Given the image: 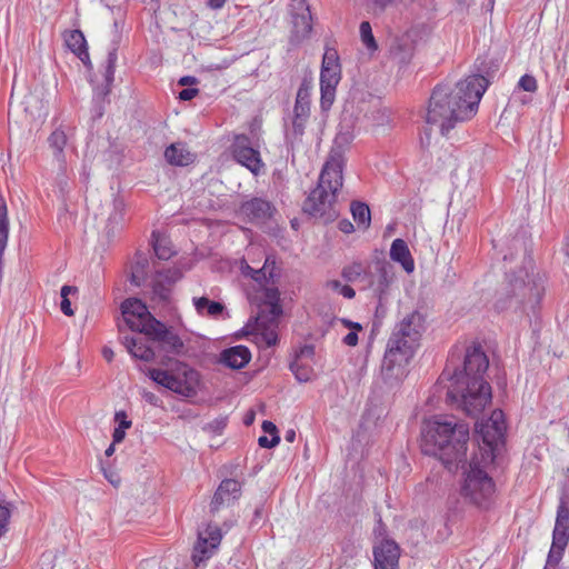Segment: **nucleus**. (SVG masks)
<instances>
[{
    "instance_id": "2f4dec72",
    "label": "nucleus",
    "mask_w": 569,
    "mask_h": 569,
    "mask_svg": "<svg viewBox=\"0 0 569 569\" xmlns=\"http://www.w3.org/2000/svg\"><path fill=\"white\" fill-rule=\"evenodd\" d=\"M192 302L197 313L202 317L217 318L224 310V306L221 302L209 300L207 297H194Z\"/></svg>"
},
{
    "instance_id": "b1692460",
    "label": "nucleus",
    "mask_w": 569,
    "mask_h": 569,
    "mask_svg": "<svg viewBox=\"0 0 569 569\" xmlns=\"http://www.w3.org/2000/svg\"><path fill=\"white\" fill-rule=\"evenodd\" d=\"M512 295L519 297V302L522 305H539L542 296L543 288L535 281L526 283L522 279H510Z\"/></svg>"
},
{
    "instance_id": "7ed1b4c3",
    "label": "nucleus",
    "mask_w": 569,
    "mask_h": 569,
    "mask_svg": "<svg viewBox=\"0 0 569 569\" xmlns=\"http://www.w3.org/2000/svg\"><path fill=\"white\" fill-rule=\"evenodd\" d=\"M469 426L449 416H433L426 420L421 431L425 455L437 457L448 470L466 461Z\"/></svg>"
},
{
    "instance_id": "aec40b11",
    "label": "nucleus",
    "mask_w": 569,
    "mask_h": 569,
    "mask_svg": "<svg viewBox=\"0 0 569 569\" xmlns=\"http://www.w3.org/2000/svg\"><path fill=\"white\" fill-rule=\"evenodd\" d=\"M292 36H308L312 31V17L307 0H291Z\"/></svg>"
},
{
    "instance_id": "a18cd8bd",
    "label": "nucleus",
    "mask_w": 569,
    "mask_h": 569,
    "mask_svg": "<svg viewBox=\"0 0 569 569\" xmlns=\"http://www.w3.org/2000/svg\"><path fill=\"white\" fill-rule=\"evenodd\" d=\"M146 280L144 267L137 263L131 271V282L141 286Z\"/></svg>"
},
{
    "instance_id": "49530a36",
    "label": "nucleus",
    "mask_w": 569,
    "mask_h": 569,
    "mask_svg": "<svg viewBox=\"0 0 569 569\" xmlns=\"http://www.w3.org/2000/svg\"><path fill=\"white\" fill-rule=\"evenodd\" d=\"M102 472L108 482H110L113 487H118L120 485L121 478L116 470L111 468H102Z\"/></svg>"
},
{
    "instance_id": "dca6fc26",
    "label": "nucleus",
    "mask_w": 569,
    "mask_h": 569,
    "mask_svg": "<svg viewBox=\"0 0 569 569\" xmlns=\"http://www.w3.org/2000/svg\"><path fill=\"white\" fill-rule=\"evenodd\" d=\"M375 271L376 273L370 272L366 284L372 290L373 296L381 306L388 298L390 286L395 280V272L392 266L386 260H377L375 262Z\"/></svg>"
},
{
    "instance_id": "603ef678",
    "label": "nucleus",
    "mask_w": 569,
    "mask_h": 569,
    "mask_svg": "<svg viewBox=\"0 0 569 569\" xmlns=\"http://www.w3.org/2000/svg\"><path fill=\"white\" fill-rule=\"evenodd\" d=\"M343 343L349 346V347H355L358 345V333L357 331H350L348 332L343 339H342Z\"/></svg>"
},
{
    "instance_id": "58836bf2",
    "label": "nucleus",
    "mask_w": 569,
    "mask_h": 569,
    "mask_svg": "<svg viewBox=\"0 0 569 569\" xmlns=\"http://www.w3.org/2000/svg\"><path fill=\"white\" fill-rule=\"evenodd\" d=\"M78 291L77 287L64 284L61 288L60 295H61V302H60V309L63 315L70 317L73 316L74 311L71 308V302L68 298L70 293H76Z\"/></svg>"
},
{
    "instance_id": "412c9836",
    "label": "nucleus",
    "mask_w": 569,
    "mask_h": 569,
    "mask_svg": "<svg viewBox=\"0 0 569 569\" xmlns=\"http://www.w3.org/2000/svg\"><path fill=\"white\" fill-rule=\"evenodd\" d=\"M274 206L263 198H251L240 206V212L252 223H262L272 218Z\"/></svg>"
},
{
    "instance_id": "f03ea898",
    "label": "nucleus",
    "mask_w": 569,
    "mask_h": 569,
    "mask_svg": "<svg viewBox=\"0 0 569 569\" xmlns=\"http://www.w3.org/2000/svg\"><path fill=\"white\" fill-rule=\"evenodd\" d=\"M489 359L479 342L455 345L440 378L450 385L447 400L457 403L469 416L480 413L491 401V387L485 379Z\"/></svg>"
},
{
    "instance_id": "a19ab883",
    "label": "nucleus",
    "mask_w": 569,
    "mask_h": 569,
    "mask_svg": "<svg viewBox=\"0 0 569 569\" xmlns=\"http://www.w3.org/2000/svg\"><path fill=\"white\" fill-rule=\"evenodd\" d=\"M11 510L8 505L0 503V538L8 531Z\"/></svg>"
},
{
    "instance_id": "39448f33",
    "label": "nucleus",
    "mask_w": 569,
    "mask_h": 569,
    "mask_svg": "<svg viewBox=\"0 0 569 569\" xmlns=\"http://www.w3.org/2000/svg\"><path fill=\"white\" fill-rule=\"evenodd\" d=\"M242 273L250 277L263 292V301L256 317V327L267 346H274L278 342L279 320L283 313L279 289L276 286H269L270 282L273 284L274 279L279 277L276 259L268 256L260 269L246 264L242 267Z\"/></svg>"
},
{
    "instance_id": "8fccbe9b",
    "label": "nucleus",
    "mask_w": 569,
    "mask_h": 569,
    "mask_svg": "<svg viewBox=\"0 0 569 569\" xmlns=\"http://www.w3.org/2000/svg\"><path fill=\"white\" fill-rule=\"evenodd\" d=\"M198 92L199 90L197 88H186L179 92L178 97L182 101H189L192 100L198 94Z\"/></svg>"
},
{
    "instance_id": "c756f323",
    "label": "nucleus",
    "mask_w": 569,
    "mask_h": 569,
    "mask_svg": "<svg viewBox=\"0 0 569 569\" xmlns=\"http://www.w3.org/2000/svg\"><path fill=\"white\" fill-rule=\"evenodd\" d=\"M151 239L154 254L160 260H169L172 256L176 254L171 240L164 234L160 233L159 231H152Z\"/></svg>"
},
{
    "instance_id": "052dcab7",
    "label": "nucleus",
    "mask_w": 569,
    "mask_h": 569,
    "mask_svg": "<svg viewBox=\"0 0 569 569\" xmlns=\"http://www.w3.org/2000/svg\"><path fill=\"white\" fill-rule=\"evenodd\" d=\"M197 82H198L197 78L192 77V76H184V77L180 78V80H179V84H181V86H191V84H196Z\"/></svg>"
},
{
    "instance_id": "37998d69",
    "label": "nucleus",
    "mask_w": 569,
    "mask_h": 569,
    "mask_svg": "<svg viewBox=\"0 0 569 569\" xmlns=\"http://www.w3.org/2000/svg\"><path fill=\"white\" fill-rule=\"evenodd\" d=\"M114 422L117 423V427L121 429H130L132 426V420L128 417L127 412L124 410L116 411L114 413Z\"/></svg>"
},
{
    "instance_id": "f3484780",
    "label": "nucleus",
    "mask_w": 569,
    "mask_h": 569,
    "mask_svg": "<svg viewBox=\"0 0 569 569\" xmlns=\"http://www.w3.org/2000/svg\"><path fill=\"white\" fill-rule=\"evenodd\" d=\"M242 493V483L236 479H223L216 489L210 502V512L216 513L224 506H231L239 500Z\"/></svg>"
},
{
    "instance_id": "4c0bfd02",
    "label": "nucleus",
    "mask_w": 569,
    "mask_h": 569,
    "mask_svg": "<svg viewBox=\"0 0 569 569\" xmlns=\"http://www.w3.org/2000/svg\"><path fill=\"white\" fill-rule=\"evenodd\" d=\"M565 551L566 549L550 546L543 569H562L560 562L563 558Z\"/></svg>"
},
{
    "instance_id": "bf43d9fd",
    "label": "nucleus",
    "mask_w": 569,
    "mask_h": 569,
    "mask_svg": "<svg viewBox=\"0 0 569 569\" xmlns=\"http://www.w3.org/2000/svg\"><path fill=\"white\" fill-rule=\"evenodd\" d=\"M142 397L148 403H150L152 406H158L159 398L154 393L143 392Z\"/></svg>"
},
{
    "instance_id": "c03bdc74",
    "label": "nucleus",
    "mask_w": 569,
    "mask_h": 569,
    "mask_svg": "<svg viewBox=\"0 0 569 569\" xmlns=\"http://www.w3.org/2000/svg\"><path fill=\"white\" fill-rule=\"evenodd\" d=\"M313 358H315V347L312 345H305V346L300 347L295 356V359L308 360V361H312V362H313Z\"/></svg>"
},
{
    "instance_id": "0e129e2a",
    "label": "nucleus",
    "mask_w": 569,
    "mask_h": 569,
    "mask_svg": "<svg viewBox=\"0 0 569 569\" xmlns=\"http://www.w3.org/2000/svg\"><path fill=\"white\" fill-rule=\"evenodd\" d=\"M347 327L355 329L356 331H359L362 329L361 325L358 322L352 321H346Z\"/></svg>"
},
{
    "instance_id": "69168bd1",
    "label": "nucleus",
    "mask_w": 569,
    "mask_h": 569,
    "mask_svg": "<svg viewBox=\"0 0 569 569\" xmlns=\"http://www.w3.org/2000/svg\"><path fill=\"white\" fill-rule=\"evenodd\" d=\"M114 446H116V445H113V442H112V443H110V445H109V447L106 449L104 455H106L107 457H111V456L114 453V450H116Z\"/></svg>"
},
{
    "instance_id": "cd10ccee",
    "label": "nucleus",
    "mask_w": 569,
    "mask_h": 569,
    "mask_svg": "<svg viewBox=\"0 0 569 569\" xmlns=\"http://www.w3.org/2000/svg\"><path fill=\"white\" fill-rule=\"evenodd\" d=\"M164 159L171 166L184 167L193 162L194 156L183 143L176 142L166 148Z\"/></svg>"
},
{
    "instance_id": "5701e85b",
    "label": "nucleus",
    "mask_w": 569,
    "mask_h": 569,
    "mask_svg": "<svg viewBox=\"0 0 569 569\" xmlns=\"http://www.w3.org/2000/svg\"><path fill=\"white\" fill-rule=\"evenodd\" d=\"M251 360V352L248 347L238 345L223 349L218 357L217 362L233 369L239 370L244 368Z\"/></svg>"
},
{
    "instance_id": "6ab92c4d",
    "label": "nucleus",
    "mask_w": 569,
    "mask_h": 569,
    "mask_svg": "<svg viewBox=\"0 0 569 569\" xmlns=\"http://www.w3.org/2000/svg\"><path fill=\"white\" fill-rule=\"evenodd\" d=\"M400 548L395 540L383 539L373 547V569H398Z\"/></svg>"
},
{
    "instance_id": "de8ad7c7",
    "label": "nucleus",
    "mask_w": 569,
    "mask_h": 569,
    "mask_svg": "<svg viewBox=\"0 0 569 569\" xmlns=\"http://www.w3.org/2000/svg\"><path fill=\"white\" fill-rule=\"evenodd\" d=\"M280 442L279 435H273V437L269 438L267 436H261L258 439V443L261 448H273Z\"/></svg>"
},
{
    "instance_id": "864d4df0",
    "label": "nucleus",
    "mask_w": 569,
    "mask_h": 569,
    "mask_svg": "<svg viewBox=\"0 0 569 569\" xmlns=\"http://www.w3.org/2000/svg\"><path fill=\"white\" fill-rule=\"evenodd\" d=\"M124 437H126V430L124 429H121L119 427H116L113 429V432H112L113 445L122 442Z\"/></svg>"
},
{
    "instance_id": "09e8293b",
    "label": "nucleus",
    "mask_w": 569,
    "mask_h": 569,
    "mask_svg": "<svg viewBox=\"0 0 569 569\" xmlns=\"http://www.w3.org/2000/svg\"><path fill=\"white\" fill-rule=\"evenodd\" d=\"M373 535L376 538H381V540L388 539L387 538V526L382 521L381 517H379L376 522V526L373 529Z\"/></svg>"
},
{
    "instance_id": "79ce46f5",
    "label": "nucleus",
    "mask_w": 569,
    "mask_h": 569,
    "mask_svg": "<svg viewBox=\"0 0 569 569\" xmlns=\"http://www.w3.org/2000/svg\"><path fill=\"white\" fill-rule=\"evenodd\" d=\"M518 86L527 92H535L538 89L537 80L531 74H523L519 79Z\"/></svg>"
},
{
    "instance_id": "e433bc0d",
    "label": "nucleus",
    "mask_w": 569,
    "mask_h": 569,
    "mask_svg": "<svg viewBox=\"0 0 569 569\" xmlns=\"http://www.w3.org/2000/svg\"><path fill=\"white\" fill-rule=\"evenodd\" d=\"M390 53L401 62L410 58L411 44L408 42V38H395L393 43L390 46Z\"/></svg>"
},
{
    "instance_id": "423d86ee",
    "label": "nucleus",
    "mask_w": 569,
    "mask_h": 569,
    "mask_svg": "<svg viewBox=\"0 0 569 569\" xmlns=\"http://www.w3.org/2000/svg\"><path fill=\"white\" fill-rule=\"evenodd\" d=\"M342 183L343 157L341 153H331L323 164L318 186L305 201V210L325 222L333 221L338 216L336 203Z\"/></svg>"
},
{
    "instance_id": "0eeeda50",
    "label": "nucleus",
    "mask_w": 569,
    "mask_h": 569,
    "mask_svg": "<svg viewBox=\"0 0 569 569\" xmlns=\"http://www.w3.org/2000/svg\"><path fill=\"white\" fill-rule=\"evenodd\" d=\"M491 465L482 462L479 456H472L462 472L460 496L482 511L491 510L496 503L497 487L488 472Z\"/></svg>"
},
{
    "instance_id": "774afa93",
    "label": "nucleus",
    "mask_w": 569,
    "mask_h": 569,
    "mask_svg": "<svg viewBox=\"0 0 569 569\" xmlns=\"http://www.w3.org/2000/svg\"><path fill=\"white\" fill-rule=\"evenodd\" d=\"M70 36H79V37H82V36H83V33H82L80 30L76 29V30H72V31L70 32Z\"/></svg>"
},
{
    "instance_id": "9d476101",
    "label": "nucleus",
    "mask_w": 569,
    "mask_h": 569,
    "mask_svg": "<svg viewBox=\"0 0 569 569\" xmlns=\"http://www.w3.org/2000/svg\"><path fill=\"white\" fill-rule=\"evenodd\" d=\"M149 377L156 383L183 397L196 395L198 372L191 368L183 370V377L176 376L163 369H150Z\"/></svg>"
},
{
    "instance_id": "13d9d810",
    "label": "nucleus",
    "mask_w": 569,
    "mask_h": 569,
    "mask_svg": "<svg viewBox=\"0 0 569 569\" xmlns=\"http://www.w3.org/2000/svg\"><path fill=\"white\" fill-rule=\"evenodd\" d=\"M359 31H360V36H372V28L368 21H362L360 23Z\"/></svg>"
},
{
    "instance_id": "ddd939ff",
    "label": "nucleus",
    "mask_w": 569,
    "mask_h": 569,
    "mask_svg": "<svg viewBox=\"0 0 569 569\" xmlns=\"http://www.w3.org/2000/svg\"><path fill=\"white\" fill-rule=\"evenodd\" d=\"M230 152L232 158L247 168L251 173L258 176L264 163L260 157L258 149H254L251 143V139L247 134H236L230 146Z\"/></svg>"
},
{
    "instance_id": "3c124183",
    "label": "nucleus",
    "mask_w": 569,
    "mask_h": 569,
    "mask_svg": "<svg viewBox=\"0 0 569 569\" xmlns=\"http://www.w3.org/2000/svg\"><path fill=\"white\" fill-rule=\"evenodd\" d=\"M338 229L341 232H343L346 234H349V233H352L355 231V226H353V223L349 219H341L338 222Z\"/></svg>"
},
{
    "instance_id": "f704fd0d",
    "label": "nucleus",
    "mask_w": 569,
    "mask_h": 569,
    "mask_svg": "<svg viewBox=\"0 0 569 569\" xmlns=\"http://www.w3.org/2000/svg\"><path fill=\"white\" fill-rule=\"evenodd\" d=\"M312 361L293 359L290 362V370L299 382H308L313 376Z\"/></svg>"
},
{
    "instance_id": "6e6d98bb",
    "label": "nucleus",
    "mask_w": 569,
    "mask_h": 569,
    "mask_svg": "<svg viewBox=\"0 0 569 569\" xmlns=\"http://www.w3.org/2000/svg\"><path fill=\"white\" fill-rule=\"evenodd\" d=\"M227 0H207L206 4L212 10H220L224 7Z\"/></svg>"
},
{
    "instance_id": "680f3d73",
    "label": "nucleus",
    "mask_w": 569,
    "mask_h": 569,
    "mask_svg": "<svg viewBox=\"0 0 569 569\" xmlns=\"http://www.w3.org/2000/svg\"><path fill=\"white\" fill-rule=\"evenodd\" d=\"M102 356L108 361L111 362L113 360L114 353L113 350L110 347L104 346L102 348Z\"/></svg>"
},
{
    "instance_id": "6e6552de",
    "label": "nucleus",
    "mask_w": 569,
    "mask_h": 569,
    "mask_svg": "<svg viewBox=\"0 0 569 569\" xmlns=\"http://www.w3.org/2000/svg\"><path fill=\"white\" fill-rule=\"evenodd\" d=\"M507 425L505 413L500 409L491 412L488 419L476 423L478 451L472 456H479L485 463H493L499 451L505 446Z\"/></svg>"
},
{
    "instance_id": "f257e3e1",
    "label": "nucleus",
    "mask_w": 569,
    "mask_h": 569,
    "mask_svg": "<svg viewBox=\"0 0 569 569\" xmlns=\"http://www.w3.org/2000/svg\"><path fill=\"white\" fill-rule=\"evenodd\" d=\"M475 69L477 73L466 77L455 88L441 83L431 92L426 121L439 127L443 136L458 122L469 120L477 113L490 79L499 69V61L489 56L478 57Z\"/></svg>"
},
{
    "instance_id": "9b49d317",
    "label": "nucleus",
    "mask_w": 569,
    "mask_h": 569,
    "mask_svg": "<svg viewBox=\"0 0 569 569\" xmlns=\"http://www.w3.org/2000/svg\"><path fill=\"white\" fill-rule=\"evenodd\" d=\"M221 540L222 531L218 525L208 523L203 530H199L191 553L193 565L204 566L218 551Z\"/></svg>"
},
{
    "instance_id": "4be33fe9",
    "label": "nucleus",
    "mask_w": 569,
    "mask_h": 569,
    "mask_svg": "<svg viewBox=\"0 0 569 569\" xmlns=\"http://www.w3.org/2000/svg\"><path fill=\"white\" fill-rule=\"evenodd\" d=\"M181 278L182 272L176 267L157 271L151 281L153 295L163 300L168 299L171 287Z\"/></svg>"
},
{
    "instance_id": "20e7f679",
    "label": "nucleus",
    "mask_w": 569,
    "mask_h": 569,
    "mask_svg": "<svg viewBox=\"0 0 569 569\" xmlns=\"http://www.w3.org/2000/svg\"><path fill=\"white\" fill-rule=\"evenodd\" d=\"M426 330L425 316L415 310L398 321L387 341L381 373L387 382H400L408 375V365L420 346Z\"/></svg>"
},
{
    "instance_id": "473e14b6",
    "label": "nucleus",
    "mask_w": 569,
    "mask_h": 569,
    "mask_svg": "<svg viewBox=\"0 0 569 569\" xmlns=\"http://www.w3.org/2000/svg\"><path fill=\"white\" fill-rule=\"evenodd\" d=\"M350 210L358 228L360 230H367L371 224V212L369 206L362 201H352Z\"/></svg>"
},
{
    "instance_id": "ea45409f",
    "label": "nucleus",
    "mask_w": 569,
    "mask_h": 569,
    "mask_svg": "<svg viewBox=\"0 0 569 569\" xmlns=\"http://www.w3.org/2000/svg\"><path fill=\"white\" fill-rule=\"evenodd\" d=\"M328 286L333 290H338L343 298L352 299L356 296V291L352 287L348 284H341L338 280L329 281Z\"/></svg>"
},
{
    "instance_id": "c85d7f7f",
    "label": "nucleus",
    "mask_w": 569,
    "mask_h": 569,
    "mask_svg": "<svg viewBox=\"0 0 569 569\" xmlns=\"http://www.w3.org/2000/svg\"><path fill=\"white\" fill-rule=\"evenodd\" d=\"M66 46L72 53H74L80 61L84 64L86 69L91 72L93 64L90 60L89 47L87 38H66Z\"/></svg>"
},
{
    "instance_id": "7c9ffc66",
    "label": "nucleus",
    "mask_w": 569,
    "mask_h": 569,
    "mask_svg": "<svg viewBox=\"0 0 569 569\" xmlns=\"http://www.w3.org/2000/svg\"><path fill=\"white\" fill-rule=\"evenodd\" d=\"M370 276L369 266L361 261H353L352 263L343 267L341 277L348 282L367 281Z\"/></svg>"
},
{
    "instance_id": "c9c22d12",
    "label": "nucleus",
    "mask_w": 569,
    "mask_h": 569,
    "mask_svg": "<svg viewBox=\"0 0 569 569\" xmlns=\"http://www.w3.org/2000/svg\"><path fill=\"white\" fill-rule=\"evenodd\" d=\"M50 148L53 150V154L58 161H64L63 150L67 144V136L63 130L56 129L51 132L48 138Z\"/></svg>"
},
{
    "instance_id": "4d7b16f0",
    "label": "nucleus",
    "mask_w": 569,
    "mask_h": 569,
    "mask_svg": "<svg viewBox=\"0 0 569 569\" xmlns=\"http://www.w3.org/2000/svg\"><path fill=\"white\" fill-rule=\"evenodd\" d=\"M365 47L372 53L378 49L376 38H361Z\"/></svg>"
},
{
    "instance_id": "5fc2aeb1",
    "label": "nucleus",
    "mask_w": 569,
    "mask_h": 569,
    "mask_svg": "<svg viewBox=\"0 0 569 569\" xmlns=\"http://www.w3.org/2000/svg\"><path fill=\"white\" fill-rule=\"evenodd\" d=\"M262 430L266 433H269L271 437H273V435H278V429H277L276 425L268 420H264L262 422Z\"/></svg>"
},
{
    "instance_id": "393cba45",
    "label": "nucleus",
    "mask_w": 569,
    "mask_h": 569,
    "mask_svg": "<svg viewBox=\"0 0 569 569\" xmlns=\"http://www.w3.org/2000/svg\"><path fill=\"white\" fill-rule=\"evenodd\" d=\"M152 323L153 326L149 327L150 330L146 336L154 341L162 342L171 352L179 353L183 348L181 338L173 330L168 329L161 321L157 320Z\"/></svg>"
},
{
    "instance_id": "4468645a",
    "label": "nucleus",
    "mask_w": 569,
    "mask_h": 569,
    "mask_svg": "<svg viewBox=\"0 0 569 569\" xmlns=\"http://www.w3.org/2000/svg\"><path fill=\"white\" fill-rule=\"evenodd\" d=\"M118 61V48L113 46L107 54L106 61L100 68V77L92 76L89 81L93 89V99L104 101L111 93L112 86L114 82V72Z\"/></svg>"
},
{
    "instance_id": "2eb2a0df",
    "label": "nucleus",
    "mask_w": 569,
    "mask_h": 569,
    "mask_svg": "<svg viewBox=\"0 0 569 569\" xmlns=\"http://www.w3.org/2000/svg\"><path fill=\"white\" fill-rule=\"evenodd\" d=\"M310 116V93L308 89L299 88L292 111L291 127H286V139L291 143L299 141L305 133Z\"/></svg>"
},
{
    "instance_id": "a211bd4d",
    "label": "nucleus",
    "mask_w": 569,
    "mask_h": 569,
    "mask_svg": "<svg viewBox=\"0 0 569 569\" xmlns=\"http://www.w3.org/2000/svg\"><path fill=\"white\" fill-rule=\"evenodd\" d=\"M569 542V496L562 495L557 507L551 546L566 549Z\"/></svg>"
},
{
    "instance_id": "1a4fd4ad",
    "label": "nucleus",
    "mask_w": 569,
    "mask_h": 569,
    "mask_svg": "<svg viewBox=\"0 0 569 569\" xmlns=\"http://www.w3.org/2000/svg\"><path fill=\"white\" fill-rule=\"evenodd\" d=\"M340 80L341 63L338 50L326 47L320 69V108L322 111H328L333 104Z\"/></svg>"
},
{
    "instance_id": "bb28decb",
    "label": "nucleus",
    "mask_w": 569,
    "mask_h": 569,
    "mask_svg": "<svg viewBox=\"0 0 569 569\" xmlns=\"http://www.w3.org/2000/svg\"><path fill=\"white\" fill-rule=\"evenodd\" d=\"M121 342L127 351L136 359L151 361L154 358L153 349L143 339L133 336H122Z\"/></svg>"
},
{
    "instance_id": "f8f14e48",
    "label": "nucleus",
    "mask_w": 569,
    "mask_h": 569,
    "mask_svg": "<svg viewBox=\"0 0 569 569\" xmlns=\"http://www.w3.org/2000/svg\"><path fill=\"white\" fill-rule=\"evenodd\" d=\"M121 313L126 325L136 332L147 335L149 327L157 319L150 313L147 305L139 298H127L121 302Z\"/></svg>"
},
{
    "instance_id": "72a5a7b5",
    "label": "nucleus",
    "mask_w": 569,
    "mask_h": 569,
    "mask_svg": "<svg viewBox=\"0 0 569 569\" xmlns=\"http://www.w3.org/2000/svg\"><path fill=\"white\" fill-rule=\"evenodd\" d=\"M127 216V204L123 198L117 196L112 201V211L108 218V226L112 229L122 228Z\"/></svg>"
},
{
    "instance_id": "e2e57ef3",
    "label": "nucleus",
    "mask_w": 569,
    "mask_h": 569,
    "mask_svg": "<svg viewBox=\"0 0 569 569\" xmlns=\"http://www.w3.org/2000/svg\"><path fill=\"white\" fill-rule=\"evenodd\" d=\"M214 423L217 425L216 429H223L227 425V419L226 418L217 419L214 421Z\"/></svg>"
},
{
    "instance_id": "338daca9",
    "label": "nucleus",
    "mask_w": 569,
    "mask_h": 569,
    "mask_svg": "<svg viewBox=\"0 0 569 569\" xmlns=\"http://www.w3.org/2000/svg\"><path fill=\"white\" fill-rule=\"evenodd\" d=\"M296 438V433L293 430H289L286 432V440L292 442Z\"/></svg>"
},
{
    "instance_id": "a878e982",
    "label": "nucleus",
    "mask_w": 569,
    "mask_h": 569,
    "mask_svg": "<svg viewBox=\"0 0 569 569\" xmlns=\"http://www.w3.org/2000/svg\"><path fill=\"white\" fill-rule=\"evenodd\" d=\"M390 258L392 261L398 262L407 273L415 270V260L409 250L407 242L397 238L392 241L390 247Z\"/></svg>"
}]
</instances>
